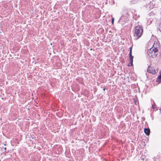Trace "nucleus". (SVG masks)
Returning a JSON list of instances; mask_svg holds the SVG:
<instances>
[{
  "mask_svg": "<svg viewBox=\"0 0 161 161\" xmlns=\"http://www.w3.org/2000/svg\"><path fill=\"white\" fill-rule=\"evenodd\" d=\"M161 81V74L159 75L156 80V82L158 83H160Z\"/></svg>",
  "mask_w": 161,
  "mask_h": 161,
  "instance_id": "6",
  "label": "nucleus"
},
{
  "mask_svg": "<svg viewBox=\"0 0 161 161\" xmlns=\"http://www.w3.org/2000/svg\"><path fill=\"white\" fill-rule=\"evenodd\" d=\"M152 107L154 110H157V109L156 108V105L155 104H154V105H153L152 106Z\"/></svg>",
  "mask_w": 161,
  "mask_h": 161,
  "instance_id": "9",
  "label": "nucleus"
},
{
  "mask_svg": "<svg viewBox=\"0 0 161 161\" xmlns=\"http://www.w3.org/2000/svg\"><path fill=\"white\" fill-rule=\"evenodd\" d=\"M105 89H106V88H104L103 89V91H105Z\"/></svg>",
  "mask_w": 161,
  "mask_h": 161,
  "instance_id": "14",
  "label": "nucleus"
},
{
  "mask_svg": "<svg viewBox=\"0 0 161 161\" xmlns=\"http://www.w3.org/2000/svg\"><path fill=\"white\" fill-rule=\"evenodd\" d=\"M129 57L132 55V51L131 50H130L129 53Z\"/></svg>",
  "mask_w": 161,
  "mask_h": 161,
  "instance_id": "12",
  "label": "nucleus"
},
{
  "mask_svg": "<svg viewBox=\"0 0 161 161\" xmlns=\"http://www.w3.org/2000/svg\"><path fill=\"white\" fill-rule=\"evenodd\" d=\"M144 132L147 136H149L150 133V130L149 128H144Z\"/></svg>",
  "mask_w": 161,
  "mask_h": 161,
  "instance_id": "5",
  "label": "nucleus"
},
{
  "mask_svg": "<svg viewBox=\"0 0 161 161\" xmlns=\"http://www.w3.org/2000/svg\"><path fill=\"white\" fill-rule=\"evenodd\" d=\"M136 3V1H135V0H132L130 2V4H134Z\"/></svg>",
  "mask_w": 161,
  "mask_h": 161,
  "instance_id": "8",
  "label": "nucleus"
},
{
  "mask_svg": "<svg viewBox=\"0 0 161 161\" xmlns=\"http://www.w3.org/2000/svg\"><path fill=\"white\" fill-rule=\"evenodd\" d=\"M147 71L150 73L152 74L153 75H154L158 72V71H156V70L153 68H152L150 66H148L147 69Z\"/></svg>",
  "mask_w": 161,
  "mask_h": 161,
  "instance_id": "3",
  "label": "nucleus"
},
{
  "mask_svg": "<svg viewBox=\"0 0 161 161\" xmlns=\"http://www.w3.org/2000/svg\"><path fill=\"white\" fill-rule=\"evenodd\" d=\"M127 20V17L125 16H122L120 19V21H122L123 23H125Z\"/></svg>",
  "mask_w": 161,
  "mask_h": 161,
  "instance_id": "4",
  "label": "nucleus"
},
{
  "mask_svg": "<svg viewBox=\"0 0 161 161\" xmlns=\"http://www.w3.org/2000/svg\"><path fill=\"white\" fill-rule=\"evenodd\" d=\"M4 149H5V150H6V149H7L6 147H4Z\"/></svg>",
  "mask_w": 161,
  "mask_h": 161,
  "instance_id": "15",
  "label": "nucleus"
},
{
  "mask_svg": "<svg viewBox=\"0 0 161 161\" xmlns=\"http://www.w3.org/2000/svg\"><path fill=\"white\" fill-rule=\"evenodd\" d=\"M130 50H132V47H130Z\"/></svg>",
  "mask_w": 161,
  "mask_h": 161,
  "instance_id": "16",
  "label": "nucleus"
},
{
  "mask_svg": "<svg viewBox=\"0 0 161 161\" xmlns=\"http://www.w3.org/2000/svg\"><path fill=\"white\" fill-rule=\"evenodd\" d=\"M158 47H152L148 50L147 52L149 56L150 57L153 58L156 57L158 54Z\"/></svg>",
  "mask_w": 161,
  "mask_h": 161,
  "instance_id": "2",
  "label": "nucleus"
},
{
  "mask_svg": "<svg viewBox=\"0 0 161 161\" xmlns=\"http://www.w3.org/2000/svg\"><path fill=\"white\" fill-rule=\"evenodd\" d=\"M114 18H112V24L114 23Z\"/></svg>",
  "mask_w": 161,
  "mask_h": 161,
  "instance_id": "13",
  "label": "nucleus"
},
{
  "mask_svg": "<svg viewBox=\"0 0 161 161\" xmlns=\"http://www.w3.org/2000/svg\"><path fill=\"white\" fill-rule=\"evenodd\" d=\"M159 110H160V112H161V108H160Z\"/></svg>",
  "mask_w": 161,
  "mask_h": 161,
  "instance_id": "17",
  "label": "nucleus"
},
{
  "mask_svg": "<svg viewBox=\"0 0 161 161\" xmlns=\"http://www.w3.org/2000/svg\"><path fill=\"white\" fill-rule=\"evenodd\" d=\"M5 152V153H8V152H7L6 151H5V152Z\"/></svg>",
  "mask_w": 161,
  "mask_h": 161,
  "instance_id": "18",
  "label": "nucleus"
},
{
  "mask_svg": "<svg viewBox=\"0 0 161 161\" xmlns=\"http://www.w3.org/2000/svg\"><path fill=\"white\" fill-rule=\"evenodd\" d=\"M129 58L130 60V61H131V62H132V61H133V56H130Z\"/></svg>",
  "mask_w": 161,
  "mask_h": 161,
  "instance_id": "10",
  "label": "nucleus"
},
{
  "mask_svg": "<svg viewBox=\"0 0 161 161\" xmlns=\"http://www.w3.org/2000/svg\"><path fill=\"white\" fill-rule=\"evenodd\" d=\"M134 36L135 39L137 40L142 36L143 33V28L142 25H138L135 27Z\"/></svg>",
  "mask_w": 161,
  "mask_h": 161,
  "instance_id": "1",
  "label": "nucleus"
},
{
  "mask_svg": "<svg viewBox=\"0 0 161 161\" xmlns=\"http://www.w3.org/2000/svg\"><path fill=\"white\" fill-rule=\"evenodd\" d=\"M158 30L160 32H161V24L159 25Z\"/></svg>",
  "mask_w": 161,
  "mask_h": 161,
  "instance_id": "11",
  "label": "nucleus"
},
{
  "mask_svg": "<svg viewBox=\"0 0 161 161\" xmlns=\"http://www.w3.org/2000/svg\"><path fill=\"white\" fill-rule=\"evenodd\" d=\"M133 61H132L131 62V61H130V62L127 65V66H133Z\"/></svg>",
  "mask_w": 161,
  "mask_h": 161,
  "instance_id": "7",
  "label": "nucleus"
}]
</instances>
